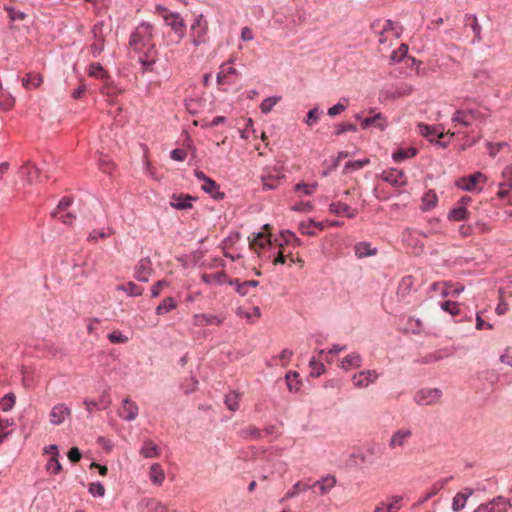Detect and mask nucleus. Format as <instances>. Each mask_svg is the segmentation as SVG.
Returning a JSON list of instances; mask_svg holds the SVG:
<instances>
[{
  "label": "nucleus",
  "instance_id": "nucleus-1",
  "mask_svg": "<svg viewBox=\"0 0 512 512\" xmlns=\"http://www.w3.org/2000/svg\"><path fill=\"white\" fill-rule=\"evenodd\" d=\"M153 26L148 22L138 25L129 37V47L139 54L143 73L152 72L157 61V50L152 42Z\"/></svg>",
  "mask_w": 512,
  "mask_h": 512
},
{
  "label": "nucleus",
  "instance_id": "nucleus-2",
  "mask_svg": "<svg viewBox=\"0 0 512 512\" xmlns=\"http://www.w3.org/2000/svg\"><path fill=\"white\" fill-rule=\"evenodd\" d=\"M412 438V428L408 426H402L401 428H397V430L391 433L390 438H388V448H390V450L403 449L409 445Z\"/></svg>",
  "mask_w": 512,
  "mask_h": 512
},
{
  "label": "nucleus",
  "instance_id": "nucleus-3",
  "mask_svg": "<svg viewBox=\"0 0 512 512\" xmlns=\"http://www.w3.org/2000/svg\"><path fill=\"white\" fill-rule=\"evenodd\" d=\"M104 27V21H98L93 25L91 29L93 42L89 47V51L93 58H97L104 51L106 42Z\"/></svg>",
  "mask_w": 512,
  "mask_h": 512
},
{
  "label": "nucleus",
  "instance_id": "nucleus-4",
  "mask_svg": "<svg viewBox=\"0 0 512 512\" xmlns=\"http://www.w3.org/2000/svg\"><path fill=\"white\" fill-rule=\"evenodd\" d=\"M208 23L202 14H199L191 26L192 43L199 46L207 42Z\"/></svg>",
  "mask_w": 512,
  "mask_h": 512
},
{
  "label": "nucleus",
  "instance_id": "nucleus-5",
  "mask_svg": "<svg viewBox=\"0 0 512 512\" xmlns=\"http://www.w3.org/2000/svg\"><path fill=\"white\" fill-rule=\"evenodd\" d=\"M442 397V391L438 388H423L416 392L415 403L422 406L436 405Z\"/></svg>",
  "mask_w": 512,
  "mask_h": 512
},
{
  "label": "nucleus",
  "instance_id": "nucleus-6",
  "mask_svg": "<svg viewBox=\"0 0 512 512\" xmlns=\"http://www.w3.org/2000/svg\"><path fill=\"white\" fill-rule=\"evenodd\" d=\"M511 503L503 496H496L492 500L478 505L473 512H507Z\"/></svg>",
  "mask_w": 512,
  "mask_h": 512
},
{
  "label": "nucleus",
  "instance_id": "nucleus-7",
  "mask_svg": "<svg viewBox=\"0 0 512 512\" xmlns=\"http://www.w3.org/2000/svg\"><path fill=\"white\" fill-rule=\"evenodd\" d=\"M118 416L124 421H134L138 416V405L130 399V396L122 399L121 407L118 410Z\"/></svg>",
  "mask_w": 512,
  "mask_h": 512
},
{
  "label": "nucleus",
  "instance_id": "nucleus-8",
  "mask_svg": "<svg viewBox=\"0 0 512 512\" xmlns=\"http://www.w3.org/2000/svg\"><path fill=\"white\" fill-rule=\"evenodd\" d=\"M152 273V263L149 257L140 259L135 266L134 277L140 282H148Z\"/></svg>",
  "mask_w": 512,
  "mask_h": 512
},
{
  "label": "nucleus",
  "instance_id": "nucleus-9",
  "mask_svg": "<svg viewBox=\"0 0 512 512\" xmlns=\"http://www.w3.org/2000/svg\"><path fill=\"white\" fill-rule=\"evenodd\" d=\"M474 494V490L470 487H466L456 493L452 499V511L460 512L465 508L468 499Z\"/></svg>",
  "mask_w": 512,
  "mask_h": 512
},
{
  "label": "nucleus",
  "instance_id": "nucleus-10",
  "mask_svg": "<svg viewBox=\"0 0 512 512\" xmlns=\"http://www.w3.org/2000/svg\"><path fill=\"white\" fill-rule=\"evenodd\" d=\"M163 18L168 26L178 34L179 38L184 36L185 23L183 18L178 13H166Z\"/></svg>",
  "mask_w": 512,
  "mask_h": 512
},
{
  "label": "nucleus",
  "instance_id": "nucleus-11",
  "mask_svg": "<svg viewBox=\"0 0 512 512\" xmlns=\"http://www.w3.org/2000/svg\"><path fill=\"white\" fill-rule=\"evenodd\" d=\"M484 178L485 177L481 172H476L469 176L460 178L456 182V186L464 191H474L480 180Z\"/></svg>",
  "mask_w": 512,
  "mask_h": 512
},
{
  "label": "nucleus",
  "instance_id": "nucleus-12",
  "mask_svg": "<svg viewBox=\"0 0 512 512\" xmlns=\"http://www.w3.org/2000/svg\"><path fill=\"white\" fill-rule=\"evenodd\" d=\"M383 180L395 187H401L406 184V177L403 171L390 169L383 172Z\"/></svg>",
  "mask_w": 512,
  "mask_h": 512
},
{
  "label": "nucleus",
  "instance_id": "nucleus-13",
  "mask_svg": "<svg viewBox=\"0 0 512 512\" xmlns=\"http://www.w3.org/2000/svg\"><path fill=\"white\" fill-rule=\"evenodd\" d=\"M418 129L419 133L426 137L430 142H434L435 138L441 139L445 136L443 128L441 127L429 126L424 123H419Z\"/></svg>",
  "mask_w": 512,
  "mask_h": 512
},
{
  "label": "nucleus",
  "instance_id": "nucleus-14",
  "mask_svg": "<svg viewBox=\"0 0 512 512\" xmlns=\"http://www.w3.org/2000/svg\"><path fill=\"white\" fill-rule=\"evenodd\" d=\"M20 175L25 178L28 183L32 184L37 182L40 176V169L32 162L28 161L21 166Z\"/></svg>",
  "mask_w": 512,
  "mask_h": 512
},
{
  "label": "nucleus",
  "instance_id": "nucleus-15",
  "mask_svg": "<svg viewBox=\"0 0 512 512\" xmlns=\"http://www.w3.org/2000/svg\"><path fill=\"white\" fill-rule=\"evenodd\" d=\"M377 379V374L374 371H362L353 377L354 386L357 388H366L369 384Z\"/></svg>",
  "mask_w": 512,
  "mask_h": 512
},
{
  "label": "nucleus",
  "instance_id": "nucleus-16",
  "mask_svg": "<svg viewBox=\"0 0 512 512\" xmlns=\"http://www.w3.org/2000/svg\"><path fill=\"white\" fill-rule=\"evenodd\" d=\"M197 198L191 195L173 194L170 205L177 210H187L192 208V202Z\"/></svg>",
  "mask_w": 512,
  "mask_h": 512
},
{
  "label": "nucleus",
  "instance_id": "nucleus-17",
  "mask_svg": "<svg viewBox=\"0 0 512 512\" xmlns=\"http://www.w3.org/2000/svg\"><path fill=\"white\" fill-rule=\"evenodd\" d=\"M402 497L394 496L387 502H380L375 507V512H398L401 509Z\"/></svg>",
  "mask_w": 512,
  "mask_h": 512
},
{
  "label": "nucleus",
  "instance_id": "nucleus-18",
  "mask_svg": "<svg viewBox=\"0 0 512 512\" xmlns=\"http://www.w3.org/2000/svg\"><path fill=\"white\" fill-rule=\"evenodd\" d=\"M69 410L64 404H59L53 407L50 411L49 419L53 425H61L67 418Z\"/></svg>",
  "mask_w": 512,
  "mask_h": 512
},
{
  "label": "nucleus",
  "instance_id": "nucleus-19",
  "mask_svg": "<svg viewBox=\"0 0 512 512\" xmlns=\"http://www.w3.org/2000/svg\"><path fill=\"white\" fill-rule=\"evenodd\" d=\"M371 125H374L377 128H379L381 131H383L387 127V121L385 120L383 114H381V113H375L371 117H366L364 119H361V127L363 129H366Z\"/></svg>",
  "mask_w": 512,
  "mask_h": 512
},
{
  "label": "nucleus",
  "instance_id": "nucleus-20",
  "mask_svg": "<svg viewBox=\"0 0 512 512\" xmlns=\"http://www.w3.org/2000/svg\"><path fill=\"white\" fill-rule=\"evenodd\" d=\"M227 283L231 286H234L235 291L241 296L247 295L248 288H255L259 285V281L257 280H247L240 282L239 279H231L228 280Z\"/></svg>",
  "mask_w": 512,
  "mask_h": 512
},
{
  "label": "nucleus",
  "instance_id": "nucleus-21",
  "mask_svg": "<svg viewBox=\"0 0 512 512\" xmlns=\"http://www.w3.org/2000/svg\"><path fill=\"white\" fill-rule=\"evenodd\" d=\"M140 455L147 459L157 458L160 455V448L151 439H146L141 446Z\"/></svg>",
  "mask_w": 512,
  "mask_h": 512
},
{
  "label": "nucleus",
  "instance_id": "nucleus-22",
  "mask_svg": "<svg viewBox=\"0 0 512 512\" xmlns=\"http://www.w3.org/2000/svg\"><path fill=\"white\" fill-rule=\"evenodd\" d=\"M148 476H150V481L155 486H161L163 481H165V471L159 463H154L150 467V471H148Z\"/></svg>",
  "mask_w": 512,
  "mask_h": 512
},
{
  "label": "nucleus",
  "instance_id": "nucleus-23",
  "mask_svg": "<svg viewBox=\"0 0 512 512\" xmlns=\"http://www.w3.org/2000/svg\"><path fill=\"white\" fill-rule=\"evenodd\" d=\"M335 485L336 479L332 476H329L319 481H315V483H313V485L310 486V489H317L320 495H326L330 492V489H332Z\"/></svg>",
  "mask_w": 512,
  "mask_h": 512
},
{
  "label": "nucleus",
  "instance_id": "nucleus-24",
  "mask_svg": "<svg viewBox=\"0 0 512 512\" xmlns=\"http://www.w3.org/2000/svg\"><path fill=\"white\" fill-rule=\"evenodd\" d=\"M201 189L215 200H221L225 196L224 192L220 191V186L211 178L206 180Z\"/></svg>",
  "mask_w": 512,
  "mask_h": 512
},
{
  "label": "nucleus",
  "instance_id": "nucleus-25",
  "mask_svg": "<svg viewBox=\"0 0 512 512\" xmlns=\"http://www.w3.org/2000/svg\"><path fill=\"white\" fill-rule=\"evenodd\" d=\"M271 245V239L270 236L266 235L263 232H258L256 234H253L252 239H250V247L257 251V249L265 248L266 246Z\"/></svg>",
  "mask_w": 512,
  "mask_h": 512
},
{
  "label": "nucleus",
  "instance_id": "nucleus-26",
  "mask_svg": "<svg viewBox=\"0 0 512 512\" xmlns=\"http://www.w3.org/2000/svg\"><path fill=\"white\" fill-rule=\"evenodd\" d=\"M355 255L358 258H365L368 256H373L377 253V249L371 247V244L368 242H359L354 246Z\"/></svg>",
  "mask_w": 512,
  "mask_h": 512
},
{
  "label": "nucleus",
  "instance_id": "nucleus-27",
  "mask_svg": "<svg viewBox=\"0 0 512 512\" xmlns=\"http://www.w3.org/2000/svg\"><path fill=\"white\" fill-rule=\"evenodd\" d=\"M361 365V357L359 354H347L343 357L342 361H340V366L344 370H350L357 368Z\"/></svg>",
  "mask_w": 512,
  "mask_h": 512
},
{
  "label": "nucleus",
  "instance_id": "nucleus-28",
  "mask_svg": "<svg viewBox=\"0 0 512 512\" xmlns=\"http://www.w3.org/2000/svg\"><path fill=\"white\" fill-rule=\"evenodd\" d=\"M226 279H227V276L222 271L216 272V273H211V274L204 273L201 275V280L206 284L218 283V284L222 285L223 283L228 281Z\"/></svg>",
  "mask_w": 512,
  "mask_h": 512
},
{
  "label": "nucleus",
  "instance_id": "nucleus-29",
  "mask_svg": "<svg viewBox=\"0 0 512 512\" xmlns=\"http://www.w3.org/2000/svg\"><path fill=\"white\" fill-rule=\"evenodd\" d=\"M469 211L464 206H456L452 208L448 214V218L453 221H463L469 218Z\"/></svg>",
  "mask_w": 512,
  "mask_h": 512
},
{
  "label": "nucleus",
  "instance_id": "nucleus-30",
  "mask_svg": "<svg viewBox=\"0 0 512 512\" xmlns=\"http://www.w3.org/2000/svg\"><path fill=\"white\" fill-rule=\"evenodd\" d=\"M315 228H319V229H322L323 226L321 223L319 222H316L314 220H309L307 222H302L300 223L299 225V229L301 231L302 234H305V235H308V236H314L316 233H315Z\"/></svg>",
  "mask_w": 512,
  "mask_h": 512
},
{
  "label": "nucleus",
  "instance_id": "nucleus-31",
  "mask_svg": "<svg viewBox=\"0 0 512 512\" xmlns=\"http://www.w3.org/2000/svg\"><path fill=\"white\" fill-rule=\"evenodd\" d=\"M465 25L469 26L475 36L476 41L481 40V26L478 23L477 17L475 15H466L465 16Z\"/></svg>",
  "mask_w": 512,
  "mask_h": 512
},
{
  "label": "nucleus",
  "instance_id": "nucleus-32",
  "mask_svg": "<svg viewBox=\"0 0 512 512\" xmlns=\"http://www.w3.org/2000/svg\"><path fill=\"white\" fill-rule=\"evenodd\" d=\"M417 149L414 147H410L407 149H398L392 154L393 160L396 162H400L409 158H412L416 155Z\"/></svg>",
  "mask_w": 512,
  "mask_h": 512
},
{
  "label": "nucleus",
  "instance_id": "nucleus-33",
  "mask_svg": "<svg viewBox=\"0 0 512 512\" xmlns=\"http://www.w3.org/2000/svg\"><path fill=\"white\" fill-rule=\"evenodd\" d=\"M117 290L126 292L129 296H140L143 294L144 289L134 282L130 281L126 285L117 286Z\"/></svg>",
  "mask_w": 512,
  "mask_h": 512
},
{
  "label": "nucleus",
  "instance_id": "nucleus-34",
  "mask_svg": "<svg viewBox=\"0 0 512 512\" xmlns=\"http://www.w3.org/2000/svg\"><path fill=\"white\" fill-rule=\"evenodd\" d=\"M203 106L204 101L200 98H190L185 101V107L192 115L198 114Z\"/></svg>",
  "mask_w": 512,
  "mask_h": 512
},
{
  "label": "nucleus",
  "instance_id": "nucleus-35",
  "mask_svg": "<svg viewBox=\"0 0 512 512\" xmlns=\"http://www.w3.org/2000/svg\"><path fill=\"white\" fill-rule=\"evenodd\" d=\"M438 198L434 191L429 190L422 198V209L430 210L433 209L437 204Z\"/></svg>",
  "mask_w": 512,
  "mask_h": 512
},
{
  "label": "nucleus",
  "instance_id": "nucleus-36",
  "mask_svg": "<svg viewBox=\"0 0 512 512\" xmlns=\"http://www.w3.org/2000/svg\"><path fill=\"white\" fill-rule=\"evenodd\" d=\"M176 308V302L172 297H167L156 307V314L162 315Z\"/></svg>",
  "mask_w": 512,
  "mask_h": 512
},
{
  "label": "nucleus",
  "instance_id": "nucleus-37",
  "mask_svg": "<svg viewBox=\"0 0 512 512\" xmlns=\"http://www.w3.org/2000/svg\"><path fill=\"white\" fill-rule=\"evenodd\" d=\"M89 76L98 78V79H106L109 78V75L103 68V66L100 63H91L89 65Z\"/></svg>",
  "mask_w": 512,
  "mask_h": 512
},
{
  "label": "nucleus",
  "instance_id": "nucleus-38",
  "mask_svg": "<svg viewBox=\"0 0 512 512\" xmlns=\"http://www.w3.org/2000/svg\"><path fill=\"white\" fill-rule=\"evenodd\" d=\"M146 512H174V511L170 510L162 502H160L156 499H151V500L147 501Z\"/></svg>",
  "mask_w": 512,
  "mask_h": 512
},
{
  "label": "nucleus",
  "instance_id": "nucleus-39",
  "mask_svg": "<svg viewBox=\"0 0 512 512\" xmlns=\"http://www.w3.org/2000/svg\"><path fill=\"white\" fill-rule=\"evenodd\" d=\"M280 100L281 96H271L265 98L260 104L261 112L263 114H268Z\"/></svg>",
  "mask_w": 512,
  "mask_h": 512
},
{
  "label": "nucleus",
  "instance_id": "nucleus-40",
  "mask_svg": "<svg viewBox=\"0 0 512 512\" xmlns=\"http://www.w3.org/2000/svg\"><path fill=\"white\" fill-rule=\"evenodd\" d=\"M451 120L453 123H458L464 127L472 125V120L466 115L464 110H456Z\"/></svg>",
  "mask_w": 512,
  "mask_h": 512
},
{
  "label": "nucleus",
  "instance_id": "nucleus-41",
  "mask_svg": "<svg viewBox=\"0 0 512 512\" xmlns=\"http://www.w3.org/2000/svg\"><path fill=\"white\" fill-rule=\"evenodd\" d=\"M42 83V77L40 75H32L28 73L23 79L22 84L25 88H37Z\"/></svg>",
  "mask_w": 512,
  "mask_h": 512
},
{
  "label": "nucleus",
  "instance_id": "nucleus-42",
  "mask_svg": "<svg viewBox=\"0 0 512 512\" xmlns=\"http://www.w3.org/2000/svg\"><path fill=\"white\" fill-rule=\"evenodd\" d=\"M245 439L259 440L263 438V432L254 426H248L241 432Z\"/></svg>",
  "mask_w": 512,
  "mask_h": 512
},
{
  "label": "nucleus",
  "instance_id": "nucleus-43",
  "mask_svg": "<svg viewBox=\"0 0 512 512\" xmlns=\"http://www.w3.org/2000/svg\"><path fill=\"white\" fill-rule=\"evenodd\" d=\"M370 163L369 159L348 161L345 163L344 172H350L362 169L364 166Z\"/></svg>",
  "mask_w": 512,
  "mask_h": 512
},
{
  "label": "nucleus",
  "instance_id": "nucleus-44",
  "mask_svg": "<svg viewBox=\"0 0 512 512\" xmlns=\"http://www.w3.org/2000/svg\"><path fill=\"white\" fill-rule=\"evenodd\" d=\"M329 210L331 213L341 216L350 211V206L342 202H334L330 204Z\"/></svg>",
  "mask_w": 512,
  "mask_h": 512
},
{
  "label": "nucleus",
  "instance_id": "nucleus-45",
  "mask_svg": "<svg viewBox=\"0 0 512 512\" xmlns=\"http://www.w3.org/2000/svg\"><path fill=\"white\" fill-rule=\"evenodd\" d=\"M308 489H309L308 484L302 483V482H297V483H295V485H293L292 488H290V490L288 492H286L285 498H292V497L300 494V492H305Z\"/></svg>",
  "mask_w": 512,
  "mask_h": 512
},
{
  "label": "nucleus",
  "instance_id": "nucleus-46",
  "mask_svg": "<svg viewBox=\"0 0 512 512\" xmlns=\"http://www.w3.org/2000/svg\"><path fill=\"white\" fill-rule=\"evenodd\" d=\"M15 403V395L10 393L2 397L0 400V409L2 411L8 412L10 411Z\"/></svg>",
  "mask_w": 512,
  "mask_h": 512
},
{
  "label": "nucleus",
  "instance_id": "nucleus-47",
  "mask_svg": "<svg viewBox=\"0 0 512 512\" xmlns=\"http://www.w3.org/2000/svg\"><path fill=\"white\" fill-rule=\"evenodd\" d=\"M226 405L230 411H236L239 408V394L231 392L226 396Z\"/></svg>",
  "mask_w": 512,
  "mask_h": 512
},
{
  "label": "nucleus",
  "instance_id": "nucleus-48",
  "mask_svg": "<svg viewBox=\"0 0 512 512\" xmlns=\"http://www.w3.org/2000/svg\"><path fill=\"white\" fill-rule=\"evenodd\" d=\"M357 126L352 123H339L335 126L334 134L339 136L345 132H356Z\"/></svg>",
  "mask_w": 512,
  "mask_h": 512
},
{
  "label": "nucleus",
  "instance_id": "nucleus-49",
  "mask_svg": "<svg viewBox=\"0 0 512 512\" xmlns=\"http://www.w3.org/2000/svg\"><path fill=\"white\" fill-rule=\"evenodd\" d=\"M320 114H321V111L319 110V108L317 106L314 107L313 109L308 111L307 117L305 119V123L308 126H313L316 122H318V120L320 118Z\"/></svg>",
  "mask_w": 512,
  "mask_h": 512
},
{
  "label": "nucleus",
  "instance_id": "nucleus-50",
  "mask_svg": "<svg viewBox=\"0 0 512 512\" xmlns=\"http://www.w3.org/2000/svg\"><path fill=\"white\" fill-rule=\"evenodd\" d=\"M310 368H311V377H319L323 373V364L320 361H317L315 357H311L310 360Z\"/></svg>",
  "mask_w": 512,
  "mask_h": 512
},
{
  "label": "nucleus",
  "instance_id": "nucleus-51",
  "mask_svg": "<svg viewBox=\"0 0 512 512\" xmlns=\"http://www.w3.org/2000/svg\"><path fill=\"white\" fill-rule=\"evenodd\" d=\"M46 471L52 474H58L61 471V464L58 457H50L48 464H46Z\"/></svg>",
  "mask_w": 512,
  "mask_h": 512
},
{
  "label": "nucleus",
  "instance_id": "nucleus-52",
  "mask_svg": "<svg viewBox=\"0 0 512 512\" xmlns=\"http://www.w3.org/2000/svg\"><path fill=\"white\" fill-rule=\"evenodd\" d=\"M71 203H72L71 198H69V197L62 198L60 200L58 206L56 207V209L51 213L52 217H58L60 212L65 211L71 205Z\"/></svg>",
  "mask_w": 512,
  "mask_h": 512
},
{
  "label": "nucleus",
  "instance_id": "nucleus-53",
  "mask_svg": "<svg viewBox=\"0 0 512 512\" xmlns=\"http://www.w3.org/2000/svg\"><path fill=\"white\" fill-rule=\"evenodd\" d=\"M441 308L451 315H457L459 313L458 303L450 300L442 302Z\"/></svg>",
  "mask_w": 512,
  "mask_h": 512
},
{
  "label": "nucleus",
  "instance_id": "nucleus-54",
  "mask_svg": "<svg viewBox=\"0 0 512 512\" xmlns=\"http://www.w3.org/2000/svg\"><path fill=\"white\" fill-rule=\"evenodd\" d=\"M5 10L8 12L11 21L24 20L26 17L24 12L17 11L13 7L5 6Z\"/></svg>",
  "mask_w": 512,
  "mask_h": 512
},
{
  "label": "nucleus",
  "instance_id": "nucleus-55",
  "mask_svg": "<svg viewBox=\"0 0 512 512\" xmlns=\"http://www.w3.org/2000/svg\"><path fill=\"white\" fill-rule=\"evenodd\" d=\"M507 146V143L505 142H498V143H491V142H488L487 143V147H488V153L491 157H495L497 155V153L503 148Z\"/></svg>",
  "mask_w": 512,
  "mask_h": 512
},
{
  "label": "nucleus",
  "instance_id": "nucleus-56",
  "mask_svg": "<svg viewBox=\"0 0 512 512\" xmlns=\"http://www.w3.org/2000/svg\"><path fill=\"white\" fill-rule=\"evenodd\" d=\"M10 425L9 420H0V443L9 436L10 431L8 429Z\"/></svg>",
  "mask_w": 512,
  "mask_h": 512
},
{
  "label": "nucleus",
  "instance_id": "nucleus-57",
  "mask_svg": "<svg viewBox=\"0 0 512 512\" xmlns=\"http://www.w3.org/2000/svg\"><path fill=\"white\" fill-rule=\"evenodd\" d=\"M89 492L94 496L103 497L105 488L103 485H101V483H90Z\"/></svg>",
  "mask_w": 512,
  "mask_h": 512
},
{
  "label": "nucleus",
  "instance_id": "nucleus-58",
  "mask_svg": "<svg viewBox=\"0 0 512 512\" xmlns=\"http://www.w3.org/2000/svg\"><path fill=\"white\" fill-rule=\"evenodd\" d=\"M316 187H317V184L307 185L305 183H298L295 186V190L301 191L305 195H311Z\"/></svg>",
  "mask_w": 512,
  "mask_h": 512
},
{
  "label": "nucleus",
  "instance_id": "nucleus-59",
  "mask_svg": "<svg viewBox=\"0 0 512 512\" xmlns=\"http://www.w3.org/2000/svg\"><path fill=\"white\" fill-rule=\"evenodd\" d=\"M113 233H114L113 230H109L108 233H106L104 231L93 230L88 236V241H97L99 238H106V237L112 235Z\"/></svg>",
  "mask_w": 512,
  "mask_h": 512
},
{
  "label": "nucleus",
  "instance_id": "nucleus-60",
  "mask_svg": "<svg viewBox=\"0 0 512 512\" xmlns=\"http://www.w3.org/2000/svg\"><path fill=\"white\" fill-rule=\"evenodd\" d=\"M108 339L112 343H124L128 341V337L123 335L121 332H112L108 334Z\"/></svg>",
  "mask_w": 512,
  "mask_h": 512
},
{
  "label": "nucleus",
  "instance_id": "nucleus-61",
  "mask_svg": "<svg viewBox=\"0 0 512 512\" xmlns=\"http://www.w3.org/2000/svg\"><path fill=\"white\" fill-rule=\"evenodd\" d=\"M297 377H298L297 373L286 374V384H288V388L290 391H297V389H298L297 381L295 382Z\"/></svg>",
  "mask_w": 512,
  "mask_h": 512
},
{
  "label": "nucleus",
  "instance_id": "nucleus-62",
  "mask_svg": "<svg viewBox=\"0 0 512 512\" xmlns=\"http://www.w3.org/2000/svg\"><path fill=\"white\" fill-rule=\"evenodd\" d=\"M262 181H263V188L264 190H272V189H275L279 183V179L278 178H265L263 177L262 178Z\"/></svg>",
  "mask_w": 512,
  "mask_h": 512
},
{
  "label": "nucleus",
  "instance_id": "nucleus-63",
  "mask_svg": "<svg viewBox=\"0 0 512 512\" xmlns=\"http://www.w3.org/2000/svg\"><path fill=\"white\" fill-rule=\"evenodd\" d=\"M99 168L105 173H111L114 164L108 158H101L99 160Z\"/></svg>",
  "mask_w": 512,
  "mask_h": 512
},
{
  "label": "nucleus",
  "instance_id": "nucleus-64",
  "mask_svg": "<svg viewBox=\"0 0 512 512\" xmlns=\"http://www.w3.org/2000/svg\"><path fill=\"white\" fill-rule=\"evenodd\" d=\"M170 157L175 161H184L187 157V153L185 150L177 148L170 152Z\"/></svg>",
  "mask_w": 512,
  "mask_h": 512
}]
</instances>
